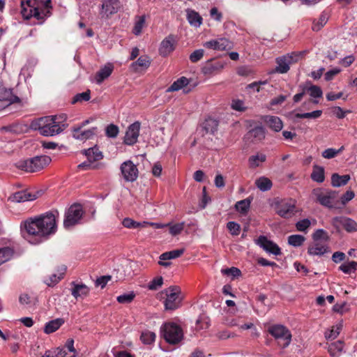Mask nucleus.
<instances>
[{"mask_svg":"<svg viewBox=\"0 0 357 357\" xmlns=\"http://www.w3.org/2000/svg\"><path fill=\"white\" fill-rule=\"evenodd\" d=\"M162 283H163V278L161 276L158 277V278H154L149 284L148 287L150 290H156L162 285Z\"/></svg>","mask_w":357,"mask_h":357,"instance_id":"obj_57","label":"nucleus"},{"mask_svg":"<svg viewBox=\"0 0 357 357\" xmlns=\"http://www.w3.org/2000/svg\"><path fill=\"white\" fill-rule=\"evenodd\" d=\"M300 56L299 54L292 52L287 55L280 56L276 59V66L275 71L278 73L284 74L289 71L290 65L298 61Z\"/></svg>","mask_w":357,"mask_h":357,"instance_id":"obj_9","label":"nucleus"},{"mask_svg":"<svg viewBox=\"0 0 357 357\" xmlns=\"http://www.w3.org/2000/svg\"><path fill=\"white\" fill-rule=\"evenodd\" d=\"M246 138L252 142L261 141L265 138L264 129L261 126H257L247 133Z\"/></svg>","mask_w":357,"mask_h":357,"instance_id":"obj_26","label":"nucleus"},{"mask_svg":"<svg viewBox=\"0 0 357 357\" xmlns=\"http://www.w3.org/2000/svg\"><path fill=\"white\" fill-rule=\"evenodd\" d=\"M122 176L127 182H134L137 180L139 171L137 166L131 161L126 160L121 165Z\"/></svg>","mask_w":357,"mask_h":357,"instance_id":"obj_11","label":"nucleus"},{"mask_svg":"<svg viewBox=\"0 0 357 357\" xmlns=\"http://www.w3.org/2000/svg\"><path fill=\"white\" fill-rule=\"evenodd\" d=\"M312 195L317 202L328 208L333 207V201L337 197V192L335 191H325L321 188L314 189Z\"/></svg>","mask_w":357,"mask_h":357,"instance_id":"obj_10","label":"nucleus"},{"mask_svg":"<svg viewBox=\"0 0 357 357\" xmlns=\"http://www.w3.org/2000/svg\"><path fill=\"white\" fill-rule=\"evenodd\" d=\"M24 227L27 235L36 237L39 242L43 238L56 231L55 215L52 212H47L34 218H29L24 222Z\"/></svg>","mask_w":357,"mask_h":357,"instance_id":"obj_1","label":"nucleus"},{"mask_svg":"<svg viewBox=\"0 0 357 357\" xmlns=\"http://www.w3.org/2000/svg\"><path fill=\"white\" fill-rule=\"evenodd\" d=\"M140 126L141 124L139 121H135L128 126L124 137V143L126 144L131 146L137 142Z\"/></svg>","mask_w":357,"mask_h":357,"instance_id":"obj_12","label":"nucleus"},{"mask_svg":"<svg viewBox=\"0 0 357 357\" xmlns=\"http://www.w3.org/2000/svg\"><path fill=\"white\" fill-rule=\"evenodd\" d=\"M161 335L170 344L179 343L183 337L182 328L174 323H166L160 328Z\"/></svg>","mask_w":357,"mask_h":357,"instance_id":"obj_5","label":"nucleus"},{"mask_svg":"<svg viewBox=\"0 0 357 357\" xmlns=\"http://www.w3.org/2000/svg\"><path fill=\"white\" fill-rule=\"evenodd\" d=\"M71 285L73 287L71 289V294L76 299L88 296L89 288L86 285L84 284H77L75 282H72Z\"/></svg>","mask_w":357,"mask_h":357,"instance_id":"obj_22","label":"nucleus"},{"mask_svg":"<svg viewBox=\"0 0 357 357\" xmlns=\"http://www.w3.org/2000/svg\"><path fill=\"white\" fill-rule=\"evenodd\" d=\"M82 153L86 156L87 160L89 161V162L92 163L93 162L98 161L102 159L103 158L102 153L99 150V149L96 146L84 150Z\"/></svg>","mask_w":357,"mask_h":357,"instance_id":"obj_23","label":"nucleus"},{"mask_svg":"<svg viewBox=\"0 0 357 357\" xmlns=\"http://www.w3.org/2000/svg\"><path fill=\"white\" fill-rule=\"evenodd\" d=\"M223 67V64L220 62L212 63L211 61H208L202 70L204 75H211L221 70Z\"/></svg>","mask_w":357,"mask_h":357,"instance_id":"obj_24","label":"nucleus"},{"mask_svg":"<svg viewBox=\"0 0 357 357\" xmlns=\"http://www.w3.org/2000/svg\"><path fill=\"white\" fill-rule=\"evenodd\" d=\"M218 127V121L212 118L206 119L202 124V128L206 133L214 134L217 131Z\"/></svg>","mask_w":357,"mask_h":357,"instance_id":"obj_32","label":"nucleus"},{"mask_svg":"<svg viewBox=\"0 0 357 357\" xmlns=\"http://www.w3.org/2000/svg\"><path fill=\"white\" fill-rule=\"evenodd\" d=\"M342 323H339L338 324L333 326L331 331L325 333V337L327 340H334L340 334L341 330L342 329Z\"/></svg>","mask_w":357,"mask_h":357,"instance_id":"obj_42","label":"nucleus"},{"mask_svg":"<svg viewBox=\"0 0 357 357\" xmlns=\"http://www.w3.org/2000/svg\"><path fill=\"white\" fill-rule=\"evenodd\" d=\"M305 240V238L304 236L298 234L291 235L288 237L289 244L294 247L301 246Z\"/></svg>","mask_w":357,"mask_h":357,"instance_id":"obj_46","label":"nucleus"},{"mask_svg":"<svg viewBox=\"0 0 357 357\" xmlns=\"http://www.w3.org/2000/svg\"><path fill=\"white\" fill-rule=\"evenodd\" d=\"M135 297V294L133 291H131L129 294H124L119 296L116 298V300L119 303H130L134 300Z\"/></svg>","mask_w":357,"mask_h":357,"instance_id":"obj_52","label":"nucleus"},{"mask_svg":"<svg viewBox=\"0 0 357 357\" xmlns=\"http://www.w3.org/2000/svg\"><path fill=\"white\" fill-rule=\"evenodd\" d=\"M151 64V59L147 55H143L138 58L137 61L132 63L131 67L135 71L140 69L148 68Z\"/></svg>","mask_w":357,"mask_h":357,"instance_id":"obj_30","label":"nucleus"},{"mask_svg":"<svg viewBox=\"0 0 357 357\" xmlns=\"http://www.w3.org/2000/svg\"><path fill=\"white\" fill-rule=\"evenodd\" d=\"M113 66L110 63L102 68L96 75V82L101 84L105 79L109 77L113 71Z\"/></svg>","mask_w":357,"mask_h":357,"instance_id":"obj_28","label":"nucleus"},{"mask_svg":"<svg viewBox=\"0 0 357 357\" xmlns=\"http://www.w3.org/2000/svg\"><path fill=\"white\" fill-rule=\"evenodd\" d=\"M306 93H309L312 98H321L323 95L321 89L316 85H305Z\"/></svg>","mask_w":357,"mask_h":357,"instance_id":"obj_44","label":"nucleus"},{"mask_svg":"<svg viewBox=\"0 0 357 357\" xmlns=\"http://www.w3.org/2000/svg\"><path fill=\"white\" fill-rule=\"evenodd\" d=\"M189 84V79L185 77H181L174 82L167 89V92L177 91L187 86Z\"/></svg>","mask_w":357,"mask_h":357,"instance_id":"obj_35","label":"nucleus"},{"mask_svg":"<svg viewBox=\"0 0 357 357\" xmlns=\"http://www.w3.org/2000/svg\"><path fill=\"white\" fill-rule=\"evenodd\" d=\"M266 160V155L264 154L252 155L250 158L249 161L252 166H259L258 161L264 162Z\"/></svg>","mask_w":357,"mask_h":357,"instance_id":"obj_62","label":"nucleus"},{"mask_svg":"<svg viewBox=\"0 0 357 357\" xmlns=\"http://www.w3.org/2000/svg\"><path fill=\"white\" fill-rule=\"evenodd\" d=\"M21 13L24 20L34 17L43 24L50 16L51 0H26L21 1Z\"/></svg>","mask_w":357,"mask_h":357,"instance_id":"obj_2","label":"nucleus"},{"mask_svg":"<svg viewBox=\"0 0 357 357\" xmlns=\"http://www.w3.org/2000/svg\"><path fill=\"white\" fill-rule=\"evenodd\" d=\"M221 273L223 275L229 276L231 275L233 278L238 277L241 275V271L240 269L236 267H231L229 268H225L221 270Z\"/></svg>","mask_w":357,"mask_h":357,"instance_id":"obj_53","label":"nucleus"},{"mask_svg":"<svg viewBox=\"0 0 357 357\" xmlns=\"http://www.w3.org/2000/svg\"><path fill=\"white\" fill-rule=\"evenodd\" d=\"M227 227L231 235L237 236L240 233L241 226L238 223L231 221L227 224Z\"/></svg>","mask_w":357,"mask_h":357,"instance_id":"obj_55","label":"nucleus"},{"mask_svg":"<svg viewBox=\"0 0 357 357\" xmlns=\"http://www.w3.org/2000/svg\"><path fill=\"white\" fill-rule=\"evenodd\" d=\"M145 24V16L142 15L138 17V20L136 21L134 28H133V33L136 36L139 35L142 33V30Z\"/></svg>","mask_w":357,"mask_h":357,"instance_id":"obj_49","label":"nucleus"},{"mask_svg":"<svg viewBox=\"0 0 357 357\" xmlns=\"http://www.w3.org/2000/svg\"><path fill=\"white\" fill-rule=\"evenodd\" d=\"M339 270L342 271L346 274H351L357 270V262L354 261H349L348 263L342 264L339 267Z\"/></svg>","mask_w":357,"mask_h":357,"instance_id":"obj_43","label":"nucleus"},{"mask_svg":"<svg viewBox=\"0 0 357 357\" xmlns=\"http://www.w3.org/2000/svg\"><path fill=\"white\" fill-rule=\"evenodd\" d=\"M184 225H185L184 222L177 223V224L171 225L169 227V233L173 236H176V235L180 234L183 231V229L184 228Z\"/></svg>","mask_w":357,"mask_h":357,"instance_id":"obj_58","label":"nucleus"},{"mask_svg":"<svg viewBox=\"0 0 357 357\" xmlns=\"http://www.w3.org/2000/svg\"><path fill=\"white\" fill-rule=\"evenodd\" d=\"M166 299L164 302L167 310H174L179 307L183 299L181 289L178 286H171L165 290Z\"/></svg>","mask_w":357,"mask_h":357,"instance_id":"obj_8","label":"nucleus"},{"mask_svg":"<svg viewBox=\"0 0 357 357\" xmlns=\"http://www.w3.org/2000/svg\"><path fill=\"white\" fill-rule=\"evenodd\" d=\"M268 332L278 340V344L282 347L285 348L291 342V334L289 330L280 324H274L269 326Z\"/></svg>","mask_w":357,"mask_h":357,"instance_id":"obj_7","label":"nucleus"},{"mask_svg":"<svg viewBox=\"0 0 357 357\" xmlns=\"http://www.w3.org/2000/svg\"><path fill=\"white\" fill-rule=\"evenodd\" d=\"M0 101L5 103V107H10L15 103H18L21 106L20 98L13 95V90L10 89H3L0 92Z\"/></svg>","mask_w":357,"mask_h":357,"instance_id":"obj_17","label":"nucleus"},{"mask_svg":"<svg viewBox=\"0 0 357 357\" xmlns=\"http://www.w3.org/2000/svg\"><path fill=\"white\" fill-rule=\"evenodd\" d=\"M63 117L57 116H45L40 118L31 123L34 130H39L44 136H53L61 132L66 127L65 124L60 125Z\"/></svg>","mask_w":357,"mask_h":357,"instance_id":"obj_3","label":"nucleus"},{"mask_svg":"<svg viewBox=\"0 0 357 357\" xmlns=\"http://www.w3.org/2000/svg\"><path fill=\"white\" fill-rule=\"evenodd\" d=\"M335 220L340 222L347 231L354 232L357 231V222L351 218L341 217L336 218Z\"/></svg>","mask_w":357,"mask_h":357,"instance_id":"obj_25","label":"nucleus"},{"mask_svg":"<svg viewBox=\"0 0 357 357\" xmlns=\"http://www.w3.org/2000/svg\"><path fill=\"white\" fill-rule=\"evenodd\" d=\"M328 252V246L322 242H314L309 245L307 252L310 255H323Z\"/></svg>","mask_w":357,"mask_h":357,"instance_id":"obj_21","label":"nucleus"},{"mask_svg":"<svg viewBox=\"0 0 357 357\" xmlns=\"http://www.w3.org/2000/svg\"><path fill=\"white\" fill-rule=\"evenodd\" d=\"M215 50H229L233 48V43L225 38H220L215 40Z\"/></svg>","mask_w":357,"mask_h":357,"instance_id":"obj_37","label":"nucleus"},{"mask_svg":"<svg viewBox=\"0 0 357 357\" xmlns=\"http://www.w3.org/2000/svg\"><path fill=\"white\" fill-rule=\"evenodd\" d=\"M310 224L308 219H303L296 224V227L300 231H305L310 226Z\"/></svg>","mask_w":357,"mask_h":357,"instance_id":"obj_63","label":"nucleus"},{"mask_svg":"<svg viewBox=\"0 0 357 357\" xmlns=\"http://www.w3.org/2000/svg\"><path fill=\"white\" fill-rule=\"evenodd\" d=\"M186 13L187 20L190 24L195 27L200 26L202 23V17L197 12L191 9H188Z\"/></svg>","mask_w":357,"mask_h":357,"instance_id":"obj_29","label":"nucleus"},{"mask_svg":"<svg viewBox=\"0 0 357 357\" xmlns=\"http://www.w3.org/2000/svg\"><path fill=\"white\" fill-rule=\"evenodd\" d=\"M256 243L269 253L275 255H280L281 254L279 246L273 241L268 240L265 236H260L256 240Z\"/></svg>","mask_w":357,"mask_h":357,"instance_id":"obj_14","label":"nucleus"},{"mask_svg":"<svg viewBox=\"0 0 357 357\" xmlns=\"http://www.w3.org/2000/svg\"><path fill=\"white\" fill-rule=\"evenodd\" d=\"M50 162V157L47 155H40L20 160L15 163V166L20 170L33 173L43 169L47 166Z\"/></svg>","mask_w":357,"mask_h":357,"instance_id":"obj_4","label":"nucleus"},{"mask_svg":"<svg viewBox=\"0 0 357 357\" xmlns=\"http://www.w3.org/2000/svg\"><path fill=\"white\" fill-rule=\"evenodd\" d=\"M295 205L289 202L282 201L276 205V213L283 218H289L295 214Z\"/></svg>","mask_w":357,"mask_h":357,"instance_id":"obj_15","label":"nucleus"},{"mask_svg":"<svg viewBox=\"0 0 357 357\" xmlns=\"http://www.w3.org/2000/svg\"><path fill=\"white\" fill-rule=\"evenodd\" d=\"M90 93V90H87L85 92L76 94L72 100V103L75 104L78 102L89 100L91 98Z\"/></svg>","mask_w":357,"mask_h":357,"instance_id":"obj_51","label":"nucleus"},{"mask_svg":"<svg viewBox=\"0 0 357 357\" xmlns=\"http://www.w3.org/2000/svg\"><path fill=\"white\" fill-rule=\"evenodd\" d=\"M102 10L107 17L118 12L121 3L119 0H102Z\"/></svg>","mask_w":357,"mask_h":357,"instance_id":"obj_19","label":"nucleus"},{"mask_svg":"<svg viewBox=\"0 0 357 357\" xmlns=\"http://www.w3.org/2000/svg\"><path fill=\"white\" fill-rule=\"evenodd\" d=\"M119 127L114 124H109L105 129V134L108 137L114 138L118 135Z\"/></svg>","mask_w":357,"mask_h":357,"instance_id":"obj_54","label":"nucleus"},{"mask_svg":"<svg viewBox=\"0 0 357 357\" xmlns=\"http://www.w3.org/2000/svg\"><path fill=\"white\" fill-rule=\"evenodd\" d=\"M184 251L185 250L182 248L162 253L159 257L158 264L164 267L169 266L171 262L167 261L181 257L184 253Z\"/></svg>","mask_w":357,"mask_h":357,"instance_id":"obj_16","label":"nucleus"},{"mask_svg":"<svg viewBox=\"0 0 357 357\" xmlns=\"http://www.w3.org/2000/svg\"><path fill=\"white\" fill-rule=\"evenodd\" d=\"M333 310L335 312L340 313L341 314L349 311V307L347 306V303L346 302H343L342 303H336L333 307Z\"/></svg>","mask_w":357,"mask_h":357,"instance_id":"obj_59","label":"nucleus"},{"mask_svg":"<svg viewBox=\"0 0 357 357\" xmlns=\"http://www.w3.org/2000/svg\"><path fill=\"white\" fill-rule=\"evenodd\" d=\"M344 149V146H341L339 149H327L322 152V156L326 159H331L335 158L338 153H341Z\"/></svg>","mask_w":357,"mask_h":357,"instance_id":"obj_50","label":"nucleus"},{"mask_svg":"<svg viewBox=\"0 0 357 357\" xmlns=\"http://www.w3.org/2000/svg\"><path fill=\"white\" fill-rule=\"evenodd\" d=\"M333 114L338 119H342L345 117L346 114L350 113V110H343L340 107H335L332 109Z\"/></svg>","mask_w":357,"mask_h":357,"instance_id":"obj_61","label":"nucleus"},{"mask_svg":"<svg viewBox=\"0 0 357 357\" xmlns=\"http://www.w3.org/2000/svg\"><path fill=\"white\" fill-rule=\"evenodd\" d=\"M322 114L321 110H315L312 112H307V113H296L295 114V117L298 119H318L319 118Z\"/></svg>","mask_w":357,"mask_h":357,"instance_id":"obj_45","label":"nucleus"},{"mask_svg":"<svg viewBox=\"0 0 357 357\" xmlns=\"http://www.w3.org/2000/svg\"><path fill=\"white\" fill-rule=\"evenodd\" d=\"M328 17L326 14H321L317 21H314L312 25V30L319 31L327 22Z\"/></svg>","mask_w":357,"mask_h":357,"instance_id":"obj_48","label":"nucleus"},{"mask_svg":"<svg viewBox=\"0 0 357 357\" xmlns=\"http://www.w3.org/2000/svg\"><path fill=\"white\" fill-rule=\"evenodd\" d=\"M64 324V320L61 318H58L47 322L44 328V332L47 334H50L58 330Z\"/></svg>","mask_w":357,"mask_h":357,"instance_id":"obj_31","label":"nucleus"},{"mask_svg":"<svg viewBox=\"0 0 357 357\" xmlns=\"http://www.w3.org/2000/svg\"><path fill=\"white\" fill-rule=\"evenodd\" d=\"M256 186L261 191H267L272 187L271 181L266 177H260L255 181Z\"/></svg>","mask_w":357,"mask_h":357,"instance_id":"obj_40","label":"nucleus"},{"mask_svg":"<svg viewBox=\"0 0 357 357\" xmlns=\"http://www.w3.org/2000/svg\"><path fill=\"white\" fill-rule=\"evenodd\" d=\"M37 198L36 194H33L28 190H22L16 192L15 193L10 195L8 198L12 202L20 203L26 201H32Z\"/></svg>","mask_w":357,"mask_h":357,"instance_id":"obj_18","label":"nucleus"},{"mask_svg":"<svg viewBox=\"0 0 357 357\" xmlns=\"http://www.w3.org/2000/svg\"><path fill=\"white\" fill-rule=\"evenodd\" d=\"M122 224L125 227L127 228H137L142 225V223L136 222L129 218L123 219Z\"/></svg>","mask_w":357,"mask_h":357,"instance_id":"obj_60","label":"nucleus"},{"mask_svg":"<svg viewBox=\"0 0 357 357\" xmlns=\"http://www.w3.org/2000/svg\"><path fill=\"white\" fill-rule=\"evenodd\" d=\"M155 334L153 332L146 331L144 332H142L140 340L142 341L144 344H150L153 342L155 341Z\"/></svg>","mask_w":357,"mask_h":357,"instance_id":"obj_47","label":"nucleus"},{"mask_svg":"<svg viewBox=\"0 0 357 357\" xmlns=\"http://www.w3.org/2000/svg\"><path fill=\"white\" fill-rule=\"evenodd\" d=\"M351 177L349 174L340 176L337 173H334L331 176V184L334 187H340L345 185L350 180Z\"/></svg>","mask_w":357,"mask_h":357,"instance_id":"obj_33","label":"nucleus"},{"mask_svg":"<svg viewBox=\"0 0 357 357\" xmlns=\"http://www.w3.org/2000/svg\"><path fill=\"white\" fill-rule=\"evenodd\" d=\"M204 54V50L202 49H199L195 51H194L190 55V60L192 63H197L199 60L202 59Z\"/></svg>","mask_w":357,"mask_h":357,"instance_id":"obj_56","label":"nucleus"},{"mask_svg":"<svg viewBox=\"0 0 357 357\" xmlns=\"http://www.w3.org/2000/svg\"><path fill=\"white\" fill-rule=\"evenodd\" d=\"M264 121L270 128L275 132L280 131L283 126L282 121L278 116H266Z\"/></svg>","mask_w":357,"mask_h":357,"instance_id":"obj_27","label":"nucleus"},{"mask_svg":"<svg viewBox=\"0 0 357 357\" xmlns=\"http://www.w3.org/2000/svg\"><path fill=\"white\" fill-rule=\"evenodd\" d=\"M251 204V199L247 198L239 202H237L235 204V208L237 211L241 214H246L250 208Z\"/></svg>","mask_w":357,"mask_h":357,"instance_id":"obj_38","label":"nucleus"},{"mask_svg":"<svg viewBox=\"0 0 357 357\" xmlns=\"http://www.w3.org/2000/svg\"><path fill=\"white\" fill-rule=\"evenodd\" d=\"M231 108L236 111H244V102L241 100H234L231 102Z\"/></svg>","mask_w":357,"mask_h":357,"instance_id":"obj_64","label":"nucleus"},{"mask_svg":"<svg viewBox=\"0 0 357 357\" xmlns=\"http://www.w3.org/2000/svg\"><path fill=\"white\" fill-rule=\"evenodd\" d=\"M314 242H322L326 243L329 240L328 233L324 229H317L312 234Z\"/></svg>","mask_w":357,"mask_h":357,"instance_id":"obj_41","label":"nucleus"},{"mask_svg":"<svg viewBox=\"0 0 357 357\" xmlns=\"http://www.w3.org/2000/svg\"><path fill=\"white\" fill-rule=\"evenodd\" d=\"M84 211L79 204L71 205L65 213L63 227L70 229L74 226L81 224Z\"/></svg>","mask_w":357,"mask_h":357,"instance_id":"obj_6","label":"nucleus"},{"mask_svg":"<svg viewBox=\"0 0 357 357\" xmlns=\"http://www.w3.org/2000/svg\"><path fill=\"white\" fill-rule=\"evenodd\" d=\"M311 178L317 183H322L325 178L324 167L314 165L311 174Z\"/></svg>","mask_w":357,"mask_h":357,"instance_id":"obj_36","label":"nucleus"},{"mask_svg":"<svg viewBox=\"0 0 357 357\" xmlns=\"http://www.w3.org/2000/svg\"><path fill=\"white\" fill-rule=\"evenodd\" d=\"M13 254L14 250L10 247L0 248V265L10 260Z\"/></svg>","mask_w":357,"mask_h":357,"instance_id":"obj_39","label":"nucleus"},{"mask_svg":"<svg viewBox=\"0 0 357 357\" xmlns=\"http://www.w3.org/2000/svg\"><path fill=\"white\" fill-rule=\"evenodd\" d=\"M174 42V38L172 35L166 37L160 43L159 48L160 54L162 56H167L173 52L175 48Z\"/></svg>","mask_w":357,"mask_h":357,"instance_id":"obj_20","label":"nucleus"},{"mask_svg":"<svg viewBox=\"0 0 357 357\" xmlns=\"http://www.w3.org/2000/svg\"><path fill=\"white\" fill-rule=\"evenodd\" d=\"M73 137L78 140L85 141L92 139L98 133V128L93 127L88 130H84L81 127L72 128Z\"/></svg>","mask_w":357,"mask_h":357,"instance_id":"obj_13","label":"nucleus"},{"mask_svg":"<svg viewBox=\"0 0 357 357\" xmlns=\"http://www.w3.org/2000/svg\"><path fill=\"white\" fill-rule=\"evenodd\" d=\"M344 348V342L341 340L328 344V351L332 357H338Z\"/></svg>","mask_w":357,"mask_h":357,"instance_id":"obj_34","label":"nucleus"}]
</instances>
